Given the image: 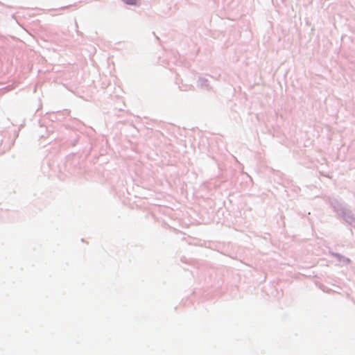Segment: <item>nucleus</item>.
I'll list each match as a JSON object with an SVG mask.
<instances>
[{"instance_id":"nucleus-1","label":"nucleus","mask_w":355,"mask_h":355,"mask_svg":"<svg viewBox=\"0 0 355 355\" xmlns=\"http://www.w3.org/2000/svg\"><path fill=\"white\" fill-rule=\"evenodd\" d=\"M125 4L135 6L137 5V0H122Z\"/></svg>"}]
</instances>
